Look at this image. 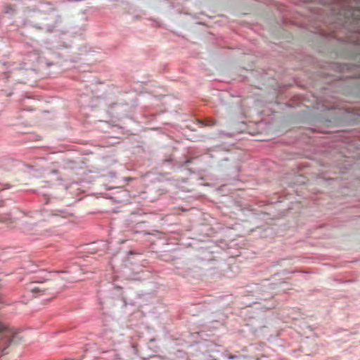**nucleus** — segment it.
Masks as SVG:
<instances>
[{"label": "nucleus", "instance_id": "f257e3e1", "mask_svg": "<svg viewBox=\"0 0 360 360\" xmlns=\"http://www.w3.org/2000/svg\"><path fill=\"white\" fill-rule=\"evenodd\" d=\"M15 335V330L0 320V356L8 353L6 350L14 342Z\"/></svg>", "mask_w": 360, "mask_h": 360}, {"label": "nucleus", "instance_id": "f03ea898", "mask_svg": "<svg viewBox=\"0 0 360 360\" xmlns=\"http://www.w3.org/2000/svg\"><path fill=\"white\" fill-rule=\"evenodd\" d=\"M27 290L33 292V294L36 295H45L47 292L51 289V287L49 285L47 287L44 286V283L34 281L33 283H30L27 286Z\"/></svg>", "mask_w": 360, "mask_h": 360}, {"label": "nucleus", "instance_id": "7ed1b4c3", "mask_svg": "<svg viewBox=\"0 0 360 360\" xmlns=\"http://www.w3.org/2000/svg\"><path fill=\"white\" fill-rule=\"evenodd\" d=\"M0 221L4 223L12 222L11 218L8 214H5L4 213L0 212Z\"/></svg>", "mask_w": 360, "mask_h": 360}, {"label": "nucleus", "instance_id": "20e7f679", "mask_svg": "<svg viewBox=\"0 0 360 360\" xmlns=\"http://www.w3.org/2000/svg\"><path fill=\"white\" fill-rule=\"evenodd\" d=\"M15 11V8L13 6L9 5L6 7V13H13Z\"/></svg>", "mask_w": 360, "mask_h": 360}, {"label": "nucleus", "instance_id": "39448f33", "mask_svg": "<svg viewBox=\"0 0 360 360\" xmlns=\"http://www.w3.org/2000/svg\"><path fill=\"white\" fill-rule=\"evenodd\" d=\"M214 124V122H212V121L211 122V121H210V122L207 123V124H206V125H209V126H210V125H213Z\"/></svg>", "mask_w": 360, "mask_h": 360}]
</instances>
